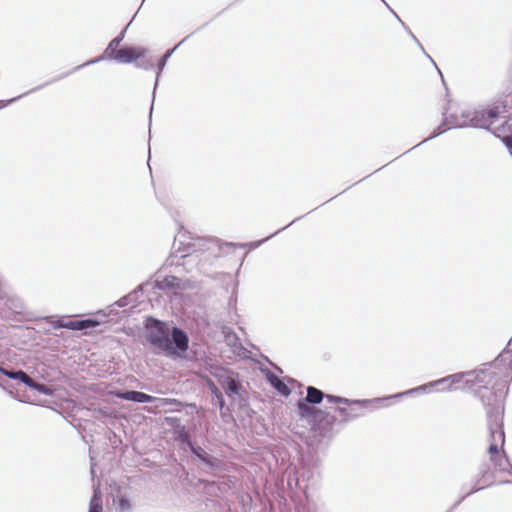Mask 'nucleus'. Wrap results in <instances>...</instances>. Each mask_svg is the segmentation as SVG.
<instances>
[{
	"mask_svg": "<svg viewBox=\"0 0 512 512\" xmlns=\"http://www.w3.org/2000/svg\"><path fill=\"white\" fill-rule=\"evenodd\" d=\"M208 387L215 397H217L219 394H222L220 392V390L217 388V386L215 385V383H213L212 381H208Z\"/></svg>",
	"mask_w": 512,
	"mask_h": 512,
	"instance_id": "obj_29",
	"label": "nucleus"
},
{
	"mask_svg": "<svg viewBox=\"0 0 512 512\" xmlns=\"http://www.w3.org/2000/svg\"><path fill=\"white\" fill-rule=\"evenodd\" d=\"M146 338L158 350L166 355L174 354L168 327L158 320L149 318L146 322Z\"/></svg>",
	"mask_w": 512,
	"mask_h": 512,
	"instance_id": "obj_5",
	"label": "nucleus"
},
{
	"mask_svg": "<svg viewBox=\"0 0 512 512\" xmlns=\"http://www.w3.org/2000/svg\"><path fill=\"white\" fill-rule=\"evenodd\" d=\"M102 499L100 493L94 489V494L91 498L88 512H102Z\"/></svg>",
	"mask_w": 512,
	"mask_h": 512,
	"instance_id": "obj_23",
	"label": "nucleus"
},
{
	"mask_svg": "<svg viewBox=\"0 0 512 512\" xmlns=\"http://www.w3.org/2000/svg\"><path fill=\"white\" fill-rule=\"evenodd\" d=\"M147 52L148 50L142 46H126L117 51L113 56V60L118 63L128 64L144 57Z\"/></svg>",
	"mask_w": 512,
	"mask_h": 512,
	"instance_id": "obj_8",
	"label": "nucleus"
},
{
	"mask_svg": "<svg viewBox=\"0 0 512 512\" xmlns=\"http://www.w3.org/2000/svg\"><path fill=\"white\" fill-rule=\"evenodd\" d=\"M267 381L269 384L281 395L289 396L291 391L288 386L272 372L266 374Z\"/></svg>",
	"mask_w": 512,
	"mask_h": 512,
	"instance_id": "obj_13",
	"label": "nucleus"
},
{
	"mask_svg": "<svg viewBox=\"0 0 512 512\" xmlns=\"http://www.w3.org/2000/svg\"><path fill=\"white\" fill-rule=\"evenodd\" d=\"M0 372L10 379L21 381L22 383H24L27 386H28V383L31 382V378L25 372H23L21 370L10 371V370L5 369L4 367H0Z\"/></svg>",
	"mask_w": 512,
	"mask_h": 512,
	"instance_id": "obj_17",
	"label": "nucleus"
},
{
	"mask_svg": "<svg viewBox=\"0 0 512 512\" xmlns=\"http://www.w3.org/2000/svg\"><path fill=\"white\" fill-rule=\"evenodd\" d=\"M500 408V405H497L495 413H488V427L490 431V445L488 451L491 455V460L493 461L495 468L499 471L508 472L512 475V466L510 465L508 458L504 453H499L505 441Z\"/></svg>",
	"mask_w": 512,
	"mask_h": 512,
	"instance_id": "obj_3",
	"label": "nucleus"
},
{
	"mask_svg": "<svg viewBox=\"0 0 512 512\" xmlns=\"http://www.w3.org/2000/svg\"><path fill=\"white\" fill-rule=\"evenodd\" d=\"M469 388L488 389L494 390L495 402L490 404L486 402L485 396L482 395V401L485 405L491 406L487 410L489 412H496L497 405H500L501 415H503V407L501 398L504 395L508 378L512 375V348L501 353L496 360L490 364L476 371H469ZM503 418V416H501Z\"/></svg>",
	"mask_w": 512,
	"mask_h": 512,
	"instance_id": "obj_1",
	"label": "nucleus"
},
{
	"mask_svg": "<svg viewBox=\"0 0 512 512\" xmlns=\"http://www.w3.org/2000/svg\"><path fill=\"white\" fill-rule=\"evenodd\" d=\"M28 387L38 391L41 394L48 395V396L52 395V390L48 386H46L44 384L37 383L33 379H31V382L28 383Z\"/></svg>",
	"mask_w": 512,
	"mask_h": 512,
	"instance_id": "obj_25",
	"label": "nucleus"
},
{
	"mask_svg": "<svg viewBox=\"0 0 512 512\" xmlns=\"http://www.w3.org/2000/svg\"><path fill=\"white\" fill-rule=\"evenodd\" d=\"M276 233L268 236L267 238L261 240V241H258V242H255V243H251L250 245L253 246V247H258L260 246L263 242H265L266 240L270 239L271 237H273Z\"/></svg>",
	"mask_w": 512,
	"mask_h": 512,
	"instance_id": "obj_31",
	"label": "nucleus"
},
{
	"mask_svg": "<svg viewBox=\"0 0 512 512\" xmlns=\"http://www.w3.org/2000/svg\"><path fill=\"white\" fill-rule=\"evenodd\" d=\"M493 124L488 128L492 131V133L498 137L501 138L503 141V136L505 135H512V124L509 123V121H504L501 125L497 127H493Z\"/></svg>",
	"mask_w": 512,
	"mask_h": 512,
	"instance_id": "obj_19",
	"label": "nucleus"
},
{
	"mask_svg": "<svg viewBox=\"0 0 512 512\" xmlns=\"http://www.w3.org/2000/svg\"><path fill=\"white\" fill-rule=\"evenodd\" d=\"M79 324L81 325V326H79V331H81V330H85L88 328H94L99 325V322L94 319H85V320H79Z\"/></svg>",
	"mask_w": 512,
	"mask_h": 512,
	"instance_id": "obj_26",
	"label": "nucleus"
},
{
	"mask_svg": "<svg viewBox=\"0 0 512 512\" xmlns=\"http://www.w3.org/2000/svg\"><path fill=\"white\" fill-rule=\"evenodd\" d=\"M115 396L120 399L134 401V402H138V403H150V402H153L154 400H157L155 397L150 396L143 392H139V391L116 392ZM158 400L161 402L166 401L165 399H158Z\"/></svg>",
	"mask_w": 512,
	"mask_h": 512,
	"instance_id": "obj_11",
	"label": "nucleus"
},
{
	"mask_svg": "<svg viewBox=\"0 0 512 512\" xmlns=\"http://www.w3.org/2000/svg\"><path fill=\"white\" fill-rule=\"evenodd\" d=\"M324 397H325V395L321 390H319L315 387L309 386L307 388V395L304 400L310 404H319L322 402Z\"/></svg>",
	"mask_w": 512,
	"mask_h": 512,
	"instance_id": "obj_18",
	"label": "nucleus"
},
{
	"mask_svg": "<svg viewBox=\"0 0 512 512\" xmlns=\"http://www.w3.org/2000/svg\"><path fill=\"white\" fill-rule=\"evenodd\" d=\"M392 12H393V15L395 16V18H397V20H398V21H400V22H401V24L404 26V23L401 21V19L399 18V16H398L394 11H392Z\"/></svg>",
	"mask_w": 512,
	"mask_h": 512,
	"instance_id": "obj_34",
	"label": "nucleus"
},
{
	"mask_svg": "<svg viewBox=\"0 0 512 512\" xmlns=\"http://www.w3.org/2000/svg\"><path fill=\"white\" fill-rule=\"evenodd\" d=\"M213 375L217 378L219 385L225 390L228 397L233 398L239 395L241 385L232 372L223 368H216Z\"/></svg>",
	"mask_w": 512,
	"mask_h": 512,
	"instance_id": "obj_7",
	"label": "nucleus"
},
{
	"mask_svg": "<svg viewBox=\"0 0 512 512\" xmlns=\"http://www.w3.org/2000/svg\"><path fill=\"white\" fill-rule=\"evenodd\" d=\"M197 258V255L193 254H183L181 256L175 255L171 259L170 265H175L176 269H178L181 266H185L189 262L195 261Z\"/></svg>",
	"mask_w": 512,
	"mask_h": 512,
	"instance_id": "obj_20",
	"label": "nucleus"
},
{
	"mask_svg": "<svg viewBox=\"0 0 512 512\" xmlns=\"http://www.w3.org/2000/svg\"><path fill=\"white\" fill-rule=\"evenodd\" d=\"M500 108L498 106L489 109H461L459 113L447 115L445 113V125L452 127L489 128L498 119Z\"/></svg>",
	"mask_w": 512,
	"mask_h": 512,
	"instance_id": "obj_2",
	"label": "nucleus"
},
{
	"mask_svg": "<svg viewBox=\"0 0 512 512\" xmlns=\"http://www.w3.org/2000/svg\"><path fill=\"white\" fill-rule=\"evenodd\" d=\"M172 341L171 343L175 344V348L180 350L181 352H184L188 348V337L187 335L179 328H173L172 333Z\"/></svg>",
	"mask_w": 512,
	"mask_h": 512,
	"instance_id": "obj_14",
	"label": "nucleus"
},
{
	"mask_svg": "<svg viewBox=\"0 0 512 512\" xmlns=\"http://www.w3.org/2000/svg\"><path fill=\"white\" fill-rule=\"evenodd\" d=\"M154 287L160 290L180 288L181 281L176 276H161L158 275L154 280Z\"/></svg>",
	"mask_w": 512,
	"mask_h": 512,
	"instance_id": "obj_12",
	"label": "nucleus"
},
{
	"mask_svg": "<svg viewBox=\"0 0 512 512\" xmlns=\"http://www.w3.org/2000/svg\"><path fill=\"white\" fill-rule=\"evenodd\" d=\"M79 320L77 321H64V320H58L54 323L55 328H66L74 331H79Z\"/></svg>",
	"mask_w": 512,
	"mask_h": 512,
	"instance_id": "obj_24",
	"label": "nucleus"
},
{
	"mask_svg": "<svg viewBox=\"0 0 512 512\" xmlns=\"http://www.w3.org/2000/svg\"><path fill=\"white\" fill-rule=\"evenodd\" d=\"M125 31L126 29H124L119 36L115 37L114 39H112L108 46L106 47V49L104 50V54L102 56H99L97 58H94V59H91L85 63H83L82 65H79L75 68V70L77 69H80L82 67H85V66H88V65H92V64H95V63H98L104 59H108V60H113V56L117 53V51L119 49L118 46L120 45V43L123 41L124 39V36H125Z\"/></svg>",
	"mask_w": 512,
	"mask_h": 512,
	"instance_id": "obj_9",
	"label": "nucleus"
},
{
	"mask_svg": "<svg viewBox=\"0 0 512 512\" xmlns=\"http://www.w3.org/2000/svg\"><path fill=\"white\" fill-rule=\"evenodd\" d=\"M213 375L217 378L219 385L225 390L228 397L233 398L239 395L241 385L232 372L223 368H216Z\"/></svg>",
	"mask_w": 512,
	"mask_h": 512,
	"instance_id": "obj_6",
	"label": "nucleus"
},
{
	"mask_svg": "<svg viewBox=\"0 0 512 512\" xmlns=\"http://www.w3.org/2000/svg\"><path fill=\"white\" fill-rule=\"evenodd\" d=\"M325 397H326L327 401L330 403H342V404H346V405L361 406V407H366L367 405L379 403L381 401H385V400L392 398L391 396H388V397L374 398V399L349 400L347 398L334 396V395H326Z\"/></svg>",
	"mask_w": 512,
	"mask_h": 512,
	"instance_id": "obj_10",
	"label": "nucleus"
},
{
	"mask_svg": "<svg viewBox=\"0 0 512 512\" xmlns=\"http://www.w3.org/2000/svg\"><path fill=\"white\" fill-rule=\"evenodd\" d=\"M190 447H191L192 452H193L197 457H199L201 460H203V461H204V462H206L207 464H210V465H211L210 461L206 459V457H205L206 453H205V451H204L203 449H201V448H195V447H193L192 445H190Z\"/></svg>",
	"mask_w": 512,
	"mask_h": 512,
	"instance_id": "obj_27",
	"label": "nucleus"
},
{
	"mask_svg": "<svg viewBox=\"0 0 512 512\" xmlns=\"http://www.w3.org/2000/svg\"><path fill=\"white\" fill-rule=\"evenodd\" d=\"M386 6H388V4L384 1V0H381Z\"/></svg>",
	"mask_w": 512,
	"mask_h": 512,
	"instance_id": "obj_37",
	"label": "nucleus"
},
{
	"mask_svg": "<svg viewBox=\"0 0 512 512\" xmlns=\"http://www.w3.org/2000/svg\"><path fill=\"white\" fill-rule=\"evenodd\" d=\"M136 67L144 69V70H150L153 68V64L150 62H141V63H136Z\"/></svg>",
	"mask_w": 512,
	"mask_h": 512,
	"instance_id": "obj_30",
	"label": "nucleus"
},
{
	"mask_svg": "<svg viewBox=\"0 0 512 512\" xmlns=\"http://www.w3.org/2000/svg\"><path fill=\"white\" fill-rule=\"evenodd\" d=\"M217 400V404L220 408L221 414L224 415V408H225V402L222 394H219L217 397H215Z\"/></svg>",
	"mask_w": 512,
	"mask_h": 512,
	"instance_id": "obj_28",
	"label": "nucleus"
},
{
	"mask_svg": "<svg viewBox=\"0 0 512 512\" xmlns=\"http://www.w3.org/2000/svg\"><path fill=\"white\" fill-rule=\"evenodd\" d=\"M386 6H388V4L384 1V0H381Z\"/></svg>",
	"mask_w": 512,
	"mask_h": 512,
	"instance_id": "obj_36",
	"label": "nucleus"
},
{
	"mask_svg": "<svg viewBox=\"0 0 512 512\" xmlns=\"http://www.w3.org/2000/svg\"><path fill=\"white\" fill-rule=\"evenodd\" d=\"M182 42H180L178 45H176L173 49L171 50H168L163 56L162 58L159 60L158 64H157V75H156V82H155V87L157 86V83H158V78L160 76V73L162 72V70L164 69L168 59L172 56V54L174 53V51L179 47V45L181 44Z\"/></svg>",
	"mask_w": 512,
	"mask_h": 512,
	"instance_id": "obj_22",
	"label": "nucleus"
},
{
	"mask_svg": "<svg viewBox=\"0 0 512 512\" xmlns=\"http://www.w3.org/2000/svg\"><path fill=\"white\" fill-rule=\"evenodd\" d=\"M409 34L411 35V37L414 39V41L421 47V49H423V47L421 46L420 42L418 41V39L416 38V36L410 31Z\"/></svg>",
	"mask_w": 512,
	"mask_h": 512,
	"instance_id": "obj_33",
	"label": "nucleus"
},
{
	"mask_svg": "<svg viewBox=\"0 0 512 512\" xmlns=\"http://www.w3.org/2000/svg\"><path fill=\"white\" fill-rule=\"evenodd\" d=\"M369 405H367L366 407H361V406H357L358 408H344V407H339L337 408V411L339 412L340 416L346 420V421H350V420H353V419H356L358 417H361L363 415H365V411L364 409H366Z\"/></svg>",
	"mask_w": 512,
	"mask_h": 512,
	"instance_id": "obj_15",
	"label": "nucleus"
},
{
	"mask_svg": "<svg viewBox=\"0 0 512 512\" xmlns=\"http://www.w3.org/2000/svg\"><path fill=\"white\" fill-rule=\"evenodd\" d=\"M469 375L468 372H460L448 375L446 377H443L441 379L431 381L427 384L418 386L416 388L409 389L405 392L397 393L395 395H391V397L399 398L404 395H411L416 392H426L428 388L431 387H439L438 391L445 392V391H454L458 389H470L469 388Z\"/></svg>",
	"mask_w": 512,
	"mask_h": 512,
	"instance_id": "obj_4",
	"label": "nucleus"
},
{
	"mask_svg": "<svg viewBox=\"0 0 512 512\" xmlns=\"http://www.w3.org/2000/svg\"><path fill=\"white\" fill-rule=\"evenodd\" d=\"M15 99H16V98H14V99H10V100L8 101V103L13 102Z\"/></svg>",
	"mask_w": 512,
	"mask_h": 512,
	"instance_id": "obj_35",
	"label": "nucleus"
},
{
	"mask_svg": "<svg viewBox=\"0 0 512 512\" xmlns=\"http://www.w3.org/2000/svg\"><path fill=\"white\" fill-rule=\"evenodd\" d=\"M309 404L310 403L306 402L305 400H301L298 402L297 408L300 417L311 421L316 418L317 409L311 407Z\"/></svg>",
	"mask_w": 512,
	"mask_h": 512,
	"instance_id": "obj_16",
	"label": "nucleus"
},
{
	"mask_svg": "<svg viewBox=\"0 0 512 512\" xmlns=\"http://www.w3.org/2000/svg\"><path fill=\"white\" fill-rule=\"evenodd\" d=\"M445 131V129L441 130L440 128L437 129V131H435L433 133V135H431L430 137L426 138L425 140H423V142L427 141L428 139H431L437 135H440L441 133H443Z\"/></svg>",
	"mask_w": 512,
	"mask_h": 512,
	"instance_id": "obj_32",
	"label": "nucleus"
},
{
	"mask_svg": "<svg viewBox=\"0 0 512 512\" xmlns=\"http://www.w3.org/2000/svg\"><path fill=\"white\" fill-rule=\"evenodd\" d=\"M114 504L120 512L132 511V503L125 495H118L114 500Z\"/></svg>",
	"mask_w": 512,
	"mask_h": 512,
	"instance_id": "obj_21",
	"label": "nucleus"
}]
</instances>
